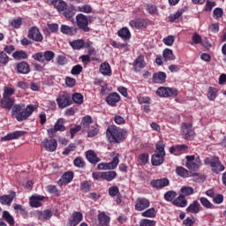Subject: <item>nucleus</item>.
I'll return each mask as SVG.
<instances>
[{
  "instance_id": "1",
  "label": "nucleus",
  "mask_w": 226,
  "mask_h": 226,
  "mask_svg": "<svg viewBox=\"0 0 226 226\" xmlns=\"http://www.w3.org/2000/svg\"><path fill=\"white\" fill-rule=\"evenodd\" d=\"M0 105L2 109H6L7 110H11L12 109V116L19 123L26 121L36 110V107L33 104L27 105L25 109H22L20 104L15 105V98L13 97H3L0 101Z\"/></svg>"
},
{
  "instance_id": "2",
  "label": "nucleus",
  "mask_w": 226,
  "mask_h": 226,
  "mask_svg": "<svg viewBox=\"0 0 226 226\" xmlns=\"http://www.w3.org/2000/svg\"><path fill=\"white\" fill-rule=\"evenodd\" d=\"M165 162V144L157 143L154 154L152 155L151 163L154 167H160Z\"/></svg>"
},
{
  "instance_id": "3",
  "label": "nucleus",
  "mask_w": 226,
  "mask_h": 226,
  "mask_svg": "<svg viewBox=\"0 0 226 226\" xmlns=\"http://www.w3.org/2000/svg\"><path fill=\"white\" fill-rule=\"evenodd\" d=\"M124 131L116 125H110L107 129L108 139L113 144L123 142V137L124 135Z\"/></svg>"
},
{
  "instance_id": "4",
  "label": "nucleus",
  "mask_w": 226,
  "mask_h": 226,
  "mask_svg": "<svg viewBox=\"0 0 226 226\" xmlns=\"http://www.w3.org/2000/svg\"><path fill=\"white\" fill-rule=\"evenodd\" d=\"M204 163L205 165H210L212 171L215 172V174H220V172L225 170V167L222 164L218 157L206 158Z\"/></svg>"
},
{
  "instance_id": "5",
  "label": "nucleus",
  "mask_w": 226,
  "mask_h": 226,
  "mask_svg": "<svg viewBox=\"0 0 226 226\" xmlns=\"http://www.w3.org/2000/svg\"><path fill=\"white\" fill-rule=\"evenodd\" d=\"M185 167L189 169V170H199L202 165L200 162V157L195 155H187L186 157Z\"/></svg>"
},
{
  "instance_id": "6",
  "label": "nucleus",
  "mask_w": 226,
  "mask_h": 226,
  "mask_svg": "<svg viewBox=\"0 0 226 226\" xmlns=\"http://www.w3.org/2000/svg\"><path fill=\"white\" fill-rule=\"evenodd\" d=\"M119 165V154L113 157L110 162H102L97 165L99 170H114Z\"/></svg>"
},
{
  "instance_id": "7",
  "label": "nucleus",
  "mask_w": 226,
  "mask_h": 226,
  "mask_svg": "<svg viewBox=\"0 0 226 226\" xmlns=\"http://www.w3.org/2000/svg\"><path fill=\"white\" fill-rule=\"evenodd\" d=\"M76 22L78 27L85 33H89V18L84 14H78L76 16Z\"/></svg>"
},
{
  "instance_id": "8",
  "label": "nucleus",
  "mask_w": 226,
  "mask_h": 226,
  "mask_svg": "<svg viewBox=\"0 0 226 226\" xmlns=\"http://www.w3.org/2000/svg\"><path fill=\"white\" fill-rule=\"evenodd\" d=\"M156 94L161 98H170V96H177V90L171 87H161L156 90Z\"/></svg>"
},
{
  "instance_id": "9",
  "label": "nucleus",
  "mask_w": 226,
  "mask_h": 226,
  "mask_svg": "<svg viewBox=\"0 0 226 226\" xmlns=\"http://www.w3.org/2000/svg\"><path fill=\"white\" fill-rule=\"evenodd\" d=\"M182 137L186 140H192L195 137V131L190 124H182Z\"/></svg>"
},
{
  "instance_id": "10",
  "label": "nucleus",
  "mask_w": 226,
  "mask_h": 226,
  "mask_svg": "<svg viewBox=\"0 0 226 226\" xmlns=\"http://www.w3.org/2000/svg\"><path fill=\"white\" fill-rule=\"evenodd\" d=\"M41 146L42 147H45L46 151H49V153H54L56 149H57V141L54 139H44Z\"/></svg>"
},
{
  "instance_id": "11",
  "label": "nucleus",
  "mask_w": 226,
  "mask_h": 226,
  "mask_svg": "<svg viewBox=\"0 0 226 226\" xmlns=\"http://www.w3.org/2000/svg\"><path fill=\"white\" fill-rule=\"evenodd\" d=\"M28 38L34 40V41H41L43 40V35H41L38 27L33 26L28 31Z\"/></svg>"
},
{
  "instance_id": "12",
  "label": "nucleus",
  "mask_w": 226,
  "mask_h": 226,
  "mask_svg": "<svg viewBox=\"0 0 226 226\" xmlns=\"http://www.w3.org/2000/svg\"><path fill=\"white\" fill-rule=\"evenodd\" d=\"M119 102H121V96L117 93H111L106 98V102L109 107H117Z\"/></svg>"
},
{
  "instance_id": "13",
  "label": "nucleus",
  "mask_w": 226,
  "mask_h": 226,
  "mask_svg": "<svg viewBox=\"0 0 226 226\" xmlns=\"http://www.w3.org/2000/svg\"><path fill=\"white\" fill-rule=\"evenodd\" d=\"M70 95L63 94L56 98V103L60 109H66V107L72 105Z\"/></svg>"
},
{
  "instance_id": "14",
  "label": "nucleus",
  "mask_w": 226,
  "mask_h": 226,
  "mask_svg": "<svg viewBox=\"0 0 226 226\" xmlns=\"http://www.w3.org/2000/svg\"><path fill=\"white\" fill-rule=\"evenodd\" d=\"M170 184V182L167 178L155 179L150 182L151 186L156 188V190H162V188L169 186Z\"/></svg>"
},
{
  "instance_id": "15",
  "label": "nucleus",
  "mask_w": 226,
  "mask_h": 226,
  "mask_svg": "<svg viewBox=\"0 0 226 226\" xmlns=\"http://www.w3.org/2000/svg\"><path fill=\"white\" fill-rule=\"evenodd\" d=\"M22 135H24L23 131H15V132H12L11 133H8L4 137H2L1 140H2V142L3 141L6 142L8 140H15L17 139H20V137H22Z\"/></svg>"
},
{
  "instance_id": "16",
  "label": "nucleus",
  "mask_w": 226,
  "mask_h": 226,
  "mask_svg": "<svg viewBox=\"0 0 226 226\" xmlns=\"http://www.w3.org/2000/svg\"><path fill=\"white\" fill-rule=\"evenodd\" d=\"M73 181V172L67 171L65 172L60 180H58L59 186H63V185H68Z\"/></svg>"
},
{
  "instance_id": "17",
  "label": "nucleus",
  "mask_w": 226,
  "mask_h": 226,
  "mask_svg": "<svg viewBox=\"0 0 226 226\" xmlns=\"http://www.w3.org/2000/svg\"><path fill=\"white\" fill-rule=\"evenodd\" d=\"M149 204V200L147 199H139L136 201L135 209L136 211H144V209H147Z\"/></svg>"
},
{
  "instance_id": "18",
  "label": "nucleus",
  "mask_w": 226,
  "mask_h": 226,
  "mask_svg": "<svg viewBox=\"0 0 226 226\" xmlns=\"http://www.w3.org/2000/svg\"><path fill=\"white\" fill-rule=\"evenodd\" d=\"M167 79V74L163 72H155L153 75L154 84H164Z\"/></svg>"
},
{
  "instance_id": "19",
  "label": "nucleus",
  "mask_w": 226,
  "mask_h": 226,
  "mask_svg": "<svg viewBox=\"0 0 226 226\" xmlns=\"http://www.w3.org/2000/svg\"><path fill=\"white\" fill-rule=\"evenodd\" d=\"M99 226H110V217L105 215V212H101L98 215Z\"/></svg>"
},
{
  "instance_id": "20",
  "label": "nucleus",
  "mask_w": 226,
  "mask_h": 226,
  "mask_svg": "<svg viewBox=\"0 0 226 226\" xmlns=\"http://www.w3.org/2000/svg\"><path fill=\"white\" fill-rule=\"evenodd\" d=\"M86 156H87V160L90 163H93V165H96V163H99V162L101 161L100 158L96 155V154L93 150L87 151Z\"/></svg>"
},
{
  "instance_id": "21",
  "label": "nucleus",
  "mask_w": 226,
  "mask_h": 226,
  "mask_svg": "<svg viewBox=\"0 0 226 226\" xmlns=\"http://www.w3.org/2000/svg\"><path fill=\"white\" fill-rule=\"evenodd\" d=\"M82 213L74 212L72 214V218L69 220V223L71 226H77L80 222H82Z\"/></svg>"
},
{
  "instance_id": "22",
  "label": "nucleus",
  "mask_w": 226,
  "mask_h": 226,
  "mask_svg": "<svg viewBox=\"0 0 226 226\" xmlns=\"http://www.w3.org/2000/svg\"><path fill=\"white\" fill-rule=\"evenodd\" d=\"M193 193V188L188 186H183L180 190V194L177 199H186L189 195Z\"/></svg>"
},
{
  "instance_id": "23",
  "label": "nucleus",
  "mask_w": 226,
  "mask_h": 226,
  "mask_svg": "<svg viewBox=\"0 0 226 226\" xmlns=\"http://www.w3.org/2000/svg\"><path fill=\"white\" fill-rule=\"evenodd\" d=\"M168 202H171L174 206H177V207H186L188 201L185 199H167Z\"/></svg>"
},
{
  "instance_id": "24",
  "label": "nucleus",
  "mask_w": 226,
  "mask_h": 226,
  "mask_svg": "<svg viewBox=\"0 0 226 226\" xmlns=\"http://www.w3.org/2000/svg\"><path fill=\"white\" fill-rule=\"evenodd\" d=\"M100 72L102 75H106L107 77H110L112 75V70L110 69V64L109 63H103L100 66Z\"/></svg>"
},
{
  "instance_id": "25",
  "label": "nucleus",
  "mask_w": 226,
  "mask_h": 226,
  "mask_svg": "<svg viewBox=\"0 0 226 226\" xmlns=\"http://www.w3.org/2000/svg\"><path fill=\"white\" fill-rule=\"evenodd\" d=\"M186 211L188 213H192L193 215H197V213H200V204L199 203V201L195 200L193 201L192 204H191Z\"/></svg>"
},
{
  "instance_id": "26",
  "label": "nucleus",
  "mask_w": 226,
  "mask_h": 226,
  "mask_svg": "<svg viewBox=\"0 0 226 226\" xmlns=\"http://www.w3.org/2000/svg\"><path fill=\"white\" fill-rule=\"evenodd\" d=\"M208 100L215 102L216 100V97L218 96V88L209 87L207 89V94Z\"/></svg>"
},
{
  "instance_id": "27",
  "label": "nucleus",
  "mask_w": 226,
  "mask_h": 226,
  "mask_svg": "<svg viewBox=\"0 0 226 226\" xmlns=\"http://www.w3.org/2000/svg\"><path fill=\"white\" fill-rule=\"evenodd\" d=\"M17 71L19 73H23L24 75L29 73V64L26 62H21L17 64Z\"/></svg>"
},
{
  "instance_id": "28",
  "label": "nucleus",
  "mask_w": 226,
  "mask_h": 226,
  "mask_svg": "<svg viewBox=\"0 0 226 226\" xmlns=\"http://www.w3.org/2000/svg\"><path fill=\"white\" fill-rule=\"evenodd\" d=\"M118 36L122 38V40H130L132 38V34L127 27H123L117 32Z\"/></svg>"
},
{
  "instance_id": "29",
  "label": "nucleus",
  "mask_w": 226,
  "mask_h": 226,
  "mask_svg": "<svg viewBox=\"0 0 226 226\" xmlns=\"http://www.w3.org/2000/svg\"><path fill=\"white\" fill-rule=\"evenodd\" d=\"M52 4L55 6V8H56V10L58 11H64V10H66V8H68V4H65L64 1L60 0V1H53Z\"/></svg>"
},
{
  "instance_id": "30",
  "label": "nucleus",
  "mask_w": 226,
  "mask_h": 226,
  "mask_svg": "<svg viewBox=\"0 0 226 226\" xmlns=\"http://www.w3.org/2000/svg\"><path fill=\"white\" fill-rule=\"evenodd\" d=\"M12 57L13 59H16V61H20V59H27V57H29V56L27 55V53L24 50H19V51H15L12 54Z\"/></svg>"
},
{
  "instance_id": "31",
  "label": "nucleus",
  "mask_w": 226,
  "mask_h": 226,
  "mask_svg": "<svg viewBox=\"0 0 226 226\" xmlns=\"http://www.w3.org/2000/svg\"><path fill=\"white\" fill-rule=\"evenodd\" d=\"M84 40H76L69 42V45L74 49V50H80L82 47H84Z\"/></svg>"
},
{
  "instance_id": "32",
  "label": "nucleus",
  "mask_w": 226,
  "mask_h": 226,
  "mask_svg": "<svg viewBox=\"0 0 226 226\" xmlns=\"http://www.w3.org/2000/svg\"><path fill=\"white\" fill-rule=\"evenodd\" d=\"M92 123H93V118L90 116H86L81 122V124L83 126V131L87 132Z\"/></svg>"
},
{
  "instance_id": "33",
  "label": "nucleus",
  "mask_w": 226,
  "mask_h": 226,
  "mask_svg": "<svg viewBox=\"0 0 226 226\" xmlns=\"http://www.w3.org/2000/svg\"><path fill=\"white\" fill-rule=\"evenodd\" d=\"M186 149H188V146L186 145H177L175 147H170V153H171L172 154H176V153L186 151Z\"/></svg>"
},
{
  "instance_id": "34",
  "label": "nucleus",
  "mask_w": 226,
  "mask_h": 226,
  "mask_svg": "<svg viewBox=\"0 0 226 226\" xmlns=\"http://www.w3.org/2000/svg\"><path fill=\"white\" fill-rule=\"evenodd\" d=\"M117 176V173H116V171L102 172V179H105L106 181H112L113 179H116Z\"/></svg>"
},
{
  "instance_id": "35",
  "label": "nucleus",
  "mask_w": 226,
  "mask_h": 226,
  "mask_svg": "<svg viewBox=\"0 0 226 226\" xmlns=\"http://www.w3.org/2000/svg\"><path fill=\"white\" fill-rule=\"evenodd\" d=\"M57 132H65L66 127L64 126V120L63 118H58L54 125Z\"/></svg>"
},
{
  "instance_id": "36",
  "label": "nucleus",
  "mask_w": 226,
  "mask_h": 226,
  "mask_svg": "<svg viewBox=\"0 0 226 226\" xmlns=\"http://www.w3.org/2000/svg\"><path fill=\"white\" fill-rule=\"evenodd\" d=\"M165 61H174V52L172 49H165L162 52Z\"/></svg>"
},
{
  "instance_id": "37",
  "label": "nucleus",
  "mask_w": 226,
  "mask_h": 226,
  "mask_svg": "<svg viewBox=\"0 0 226 226\" xmlns=\"http://www.w3.org/2000/svg\"><path fill=\"white\" fill-rule=\"evenodd\" d=\"M176 173L177 176H180V177H189L190 173L188 172V170L183 168V167H177L176 169Z\"/></svg>"
},
{
  "instance_id": "38",
  "label": "nucleus",
  "mask_w": 226,
  "mask_h": 226,
  "mask_svg": "<svg viewBox=\"0 0 226 226\" xmlns=\"http://www.w3.org/2000/svg\"><path fill=\"white\" fill-rule=\"evenodd\" d=\"M72 102H74V103H78V105H81V103H84V95H82V94L76 93L72 94Z\"/></svg>"
},
{
  "instance_id": "39",
  "label": "nucleus",
  "mask_w": 226,
  "mask_h": 226,
  "mask_svg": "<svg viewBox=\"0 0 226 226\" xmlns=\"http://www.w3.org/2000/svg\"><path fill=\"white\" fill-rule=\"evenodd\" d=\"M135 68H144L146 66V62L144 61V56H139L134 61Z\"/></svg>"
},
{
  "instance_id": "40",
  "label": "nucleus",
  "mask_w": 226,
  "mask_h": 226,
  "mask_svg": "<svg viewBox=\"0 0 226 226\" xmlns=\"http://www.w3.org/2000/svg\"><path fill=\"white\" fill-rule=\"evenodd\" d=\"M3 218H4L6 222H8L9 225H15V219H13V216L10 215V212L4 211Z\"/></svg>"
},
{
  "instance_id": "41",
  "label": "nucleus",
  "mask_w": 226,
  "mask_h": 226,
  "mask_svg": "<svg viewBox=\"0 0 226 226\" xmlns=\"http://www.w3.org/2000/svg\"><path fill=\"white\" fill-rule=\"evenodd\" d=\"M13 94H15V89L8 87L4 88L3 98H11Z\"/></svg>"
},
{
  "instance_id": "42",
  "label": "nucleus",
  "mask_w": 226,
  "mask_h": 226,
  "mask_svg": "<svg viewBox=\"0 0 226 226\" xmlns=\"http://www.w3.org/2000/svg\"><path fill=\"white\" fill-rule=\"evenodd\" d=\"M50 218H52V212L50 210L40 212L39 220H50Z\"/></svg>"
},
{
  "instance_id": "43",
  "label": "nucleus",
  "mask_w": 226,
  "mask_h": 226,
  "mask_svg": "<svg viewBox=\"0 0 226 226\" xmlns=\"http://www.w3.org/2000/svg\"><path fill=\"white\" fill-rule=\"evenodd\" d=\"M149 162V154L144 153L139 155V165H146Z\"/></svg>"
},
{
  "instance_id": "44",
  "label": "nucleus",
  "mask_w": 226,
  "mask_h": 226,
  "mask_svg": "<svg viewBox=\"0 0 226 226\" xmlns=\"http://www.w3.org/2000/svg\"><path fill=\"white\" fill-rule=\"evenodd\" d=\"M131 27H135L136 29H142L144 27V22L140 19H135L130 21Z\"/></svg>"
},
{
  "instance_id": "45",
  "label": "nucleus",
  "mask_w": 226,
  "mask_h": 226,
  "mask_svg": "<svg viewBox=\"0 0 226 226\" xmlns=\"http://www.w3.org/2000/svg\"><path fill=\"white\" fill-rule=\"evenodd\" d=\"M142 216L145 218H154L156 216V210L154 208H149L142 213Z\"/></svg>"
},
{
  "instance_id": "46",
  "label": "nucleus",
  "mask_w": 226,
  "mask_h": 226,
  "mask_svg": "<svg viewBox=\"0 0 226 226\" xmlns=\"http://www.w3.org/2000/svg\"><path fill=\"white\" fill-rule=\"evenodd\" d=\"M73 164L79 169H84L86 167V162H84V159L82 157L75 158L73 161Z\"/></svg>"
},
{
  "instance_id": "47",
  "label": "nucleus",
  "mask_w": 226,
  "mask_h": 226,
  "mask_svg": "<svg viewBox=\"0 0 226 226\" xmlns=\"http://www.w3.org/2000/svg\"><path fill=\"white\" fill-rule=\"evenodd\" d=\"M183 13H185V10L180 9L177 12H175L174 14H171L169 17L170 22H174L175 20H177V19H179V17H181V15H183Z\"/></svg>"
},
{
  "instance_id": "48",
  "label": "nucleus",
  "mask_w": 226,
  "mask_h": 226,
  "mask_svg": "<svg viewBox=\"0 0 226 226\" xmlns=\"http://www.w3.org/2000/svg\"><path fill=\"white\" fill-rule=\"evenodd\" d=\"M78 11H80L82 13H92L93 12V7L89 4H85L82 6L78 7Z\"/></svg>"
},
{
  "instance_id": "49",
  "label": "nucleus",
  "mask_w": 226,
  "mask_h": 226,
  "mask_svg": "<svg viewBox=\"0 0 226 226\" xmlns=\"http://www.w3.org/2000/svg\"><path fill=\"white\" fill-rule=\"evenodd\" d=\"M60 31L61 33H63V34H69L70 36L73 34V28L66 25H62L60 27Z\"/></svg>"
},
{
  "instance_id": "50",
  "label": "nucleus",
  "mask_w": 226,
  "mask_h": 226,
  "mask_svg": "<svg viewBox=\"0 0 226 226\" xmlns=\"http://www.w3.org/2000/svg\"><path fill=\"white\" fill-rule=\"evenodd\" d=\"M176 40V37L174 35H169L168 37H165L162 41L164 45H167L168 47H172L174 45V41Z\"/></svg>"
},
{
  "instance_id": "51",
  "label": "nucleus",
  "mask_w": 226,
  "mask_h": 226,
  "mask_svg": "<svg viewBox=\"0 0 226 226\" xmlns=\"http://www.w3.org/2000/svg\"><path fill=\"white\" fill-rule=\"evenodd\" d=\"M43 53H44V61L50 62L52 61V59H54V57H56V54L54 53V51L47 50V51H44Z\"/></svg>"
},
{
  "instance_id": "52",
  "label": "nucleus",
  "mask_w": 226,
  "mask_h": 226,
  "mask_svg": "<svg viewBox=\"0 0 226 226\" xmlns=\"http://www.w3.org/2000/svg\"><path fill=\"white\" fill-rule=\"evenodd\" d=\"M14 209L15 211H17V213H19L23 216H27V211L26 210V208H24V207H22V205L15 204Z\"/></svg>"
},
{
  "instance_id": "53",
  "label": "nucleus",
  "mask_w": 226,
  "mask_h": 226,
  "mask_svg": "<svg viewBox=\"0 0 226 226\" xmlns=\"http://www.w3.org/2000/svg\"><path fill=\"white\" fill-rule=\"evenodd\" d=\"M10 57L4 51H0V64H8Z\"/></svg>"
},
{
  "instance_id": "54",
  "label": "nucleus",
  "mask_w": 226,
  "mask_h": 226,
  "mask_svg": "<svg viewBox=\"0 0 226 226\" xmlns=\"http://www.w3.org/2000/svg\"><path fill=\"white\" fill-rule=\"evenodd\" d=\"M63 15L64 17H65V19H72V17L75 15V12H73V10L72 8L66 7L64 10Z\"/></svg>"
},
{
  "instance_id": "55",
  "label": "nucleus",
  "mask_w": 226,
  "mask_h": 226,
  "mask_svg": "<svg viewBox=\"0 0 226 226\" xmlns=\"http://www.w3.org/2000/svg\"><path fill=\"white\" fill-rule=\"evenodd\" d=\"M109 194L110 197H117L119 195V187L113 185L109 188Z\"/></svg>"
},
{
  "instance_id": "56",
  "label": "nucleus",
  "mask_w": 226,
  "mask_h": 226,
  "mask_svg": "<svg viewBox=\"0 0 226 226\" xmlns=\"http://www.w3.org/2000/svg\"><path fill=\"white\" fill-rule=\"evenodd\" d=\"M33 59L39 63H45V56L43 52L36 53L33 56Z\"/></svg>"
},
{
  "instance_id": "57",
  "label": "nucleus",
  "mask_w": 226,
  "mask_h": 226,
  "mask_svg": "<svg viewBox=\"0 0 226 226\" xmlns=\"http://www.w3.org/2000/svg\"><path fill=\"white\" fill-rule=\"evenodd\" d=\"M192 43H191V45H193V43L195 45H199V43H202V37L197 33H194L192 34Z\"/></svg>"
},
{
  "instance_id": "58",
  "label": "nucleus",
  "mask_w": 226,
  "mask_h": 226,
  "mask_svg": "<svg viewBox=\"0 0 226 226\" xmlns=\"http://www.w3.org/2000/svg\"><path fill=\"white\" fill-rule=\"evenodd\" d=\"M47 189L49 193H52L56 197H59L60 192L59 190H57V187H56V185H48Z\"/></svg>"
},
{
  "instance_id": "59",
  "label": "nucleus",
  "mask_w": 226,
  "mask_h": 226,
  "mask_svg": "<svg viewBox=\"0 0 226 226\" xmlns=\"http://www.w3.org/2000/svg\"><path fill=\"white\" fill-rule=\"evenodd\" d=\"M82 70H83L82 65L77 64L72 67L71 73L72 75H80V73L82 72Z\"/></svg>"
},
{
  "instance_id": "60",
  "label": "nucleus",
  "mask_w": 226,
  "mask_h": 226,
  "mask_svg": "<svg viewBox=\"0 0 226 226\" xmlns=\"http://www.w3.org/2000/svg\"><path fill=\"white\" fill-rule=\"evenodd\" d=\"M200 202L204 207H207V209H213L215 208V205L211 203V201H208L207 199H200Z\"/></svg>"
},
{
  "instance_id": "61",
  "label": "nucleus",
  "mask_w": 226,
  "mask_h": 226,
  "mask_svg": "<svg viewBox=\"0 0 226 226\" xmlns=\"http://www.w3.org/2000/svg\"><path fill=\"white\" fill-rule=\"evenodd\" d=\"M41 199H30L29 204L31 207H41V202H40Z\"/></svg>"
},
{
  "instance_id": "62",
  "label": "nucleus",
  "mask_w": 226,
  "mask_h": 226,
  "mask_svg": "<svg viewBox=\"0 0 226 226\" xmlns=\"http://www.w3.org/2000/svg\"><path fill=\"white\" fill-rule=\"evenodd\" d=\"M138 102L140 105H142V103L149 104L151 103V98H149L148 96L139 95Z\"/></svg>"
},
{
  "instance_id": "63",
  "label": "nucleus",
  "mask_w": 226,
  "mask_h": 226,
  "mask_svg": "<svg viewBox=\"0 0 226 226\" xmlns=\"http://www.w3.org/2000/svg\"><path fill=\"white\" fill-rule=\"evenodd\" d=\"M156 222L154 220L143 219L140 222V226H154Z\"/></svg>"
},
{
  "instance_id": "64",
  "label": "nucleus",
  "mask_w": 226,
  "mask_h": 226,
  "mask_svg": "<svg viewBox=\"0 0 226 226\" xmlns=\"http://www.w3.org/2000/svg\"><path fill=\"white\" fill-rule=\"evenodd\" d=\"M215 6H216V2L207 0L206 2L205 11H211Z\"/></svg>"
}]
</instances>
